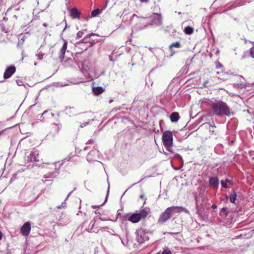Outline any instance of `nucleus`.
<instances>
[{
  "mask_svg": "<svg viewBox=\"0 0 254 254\" xmlns=\"http://www.w3.org/2000/svg\"><path fill=\"white\" fill-rule=\"evenodd\" d=\"M214 115L219 116L229 117L231 115L230 109L227 104L221 101H216L212 105Z\"/></svg>",
  "mask_w": 254,
  "mask_h": 254,
  "instance_id": "obj_1",
  "label": "nucleus"
},
{
  "mask_svg": "<svg viewBox=\"0 0 254 254\" xmlns=\"http://www.w3.org/2000/svg\"><path fill=\"white\" fill-rule=\"evenodd\" d=\"M150 210L147 207L141 209L139 211H136L135 213L132 214L128 220L132 223H137L141 219H144L149 214Z\"/></svg>",
  "mask_w": 254,
  "mask_h": 254,
  "instance_id": "obj_2",
  "label": "nucleus"
},
{
  "mask_svg": "<svg viewBox=\"0 0 254 254\" xmlns=\"http://www.w3.org/2000/svg\"><path fill=\"white\" fill-rule=\"evenodd\" d=\"M196 207L198 210L204 209L209 204L207 196L204 194V190L200 191L195 196Z\"/></svg>",
  "mask_w": 254,
  "mask_h": 254,
  "instance_id": "obj_3",
  "label": "nucleus"
},
{
  "mask_svg": "<svg viewBox=\"0 0 254 254\" xmlns=\"http://www.w3.org/2000/svg\"><path fill=\"white\" fill-rule=\"evenodd\" d=\"M162 140L164 145L166 149L170 152H173V137L172 132L169 130L165 131L162 136Z\"/></svg>",
  "mask_w": 254,
  "mask_h": 254,
  "instance_id": "obj_4",
  "label": "nucleus"
},
{
  "mask_svg": "<svg viewBox=\"0 0 254 254\" xmlns=\"http://www.w3.org/2000/svg\"><path fill=\"white\" fill-rule=\"evenodd\" d=\"M175 212V207H170L167 208L163 212H162L159 216L158 219L157 223L159 224H162L168 220L174 212Z\"/></svg>",
  "mask_w": 254,
  "mask_h": 254,
  "instance_id": "obj_5",
  "label": "nucleus"
},
{
  "mask_svg": "<svg viewBox=\"0 0 254 254\" xmlns=\"http://www.w3.org/2000/svg\"><path fill=\"white\" fill-rule=\"evenodd\" d=\"M136 240L139 244H142L149 240L148 233L142 228L138 229L135 232Z\"/></svg>",
  "mask_w": 254,
  "mask_h": 254,
  "instance_id": "obj_6",
  "label": "nucleus"
},
{
  "mask_svg": "<svg viewBox=\"0 0 254 254\" xmlns=\"http://www.w3.org/2000/svg\"><path fill=\"white\" fill-rule=\"evenodd\" d=\"M79 68L86 77H92L93 71L89 67L88 64H80Z\"/></svg>",
  "mask_w": 254,
  "mask_h": 254,
  "instance_id": "obj_7",
  "label": "nucleus"
},
{
  "mask_svg": "<svg viewBox=\"0 0 254 254\" xmlns=\"http://www.w3.org/2000/svg\"><path fill=\"white\" fill-rule=\"evenodd\" d=\"M50 168L53 170V171L45 175V178H54L58 174L59 169L57 168L56 163L51 164L50 165Z\"/></svg>",
  "mask_w": 254,
  "mask_h": 254,
  "instance_id": "obj_8",
  "label": "nucleus"
},
{
  "mask_svg": "<svg viewBox=\"0 0 254 254\" xmlns=\"http://www.w3.org/2000/svg\"><path fill=\"white\" fill-rule=\"evenodd\" d=\"M27 162H38L39 161V154L37 150L31 151L30 154L27 155L26 158Z\"/></svg>",
  "mask_w": 254,
  "mask_h": 254,
  "instance_id": "obj_9",
  "label": "nucleus"
},
{
  "mask_svg": "<svg viewBox=\"0 0 254 254\" xmlns=\"http://www.w3.org/2000/svg\"><path fill=\"white\" fill-rule=\"evenodd\" d=\"M31 229V224L27 222L23 224L20 229V232L22 235L27 236L29 235Z\"/></svg>",
  "mask_w": 254,
  "mask_h": 254,
  "instance_id": "obj_10",
  "label": "nucleus"
},
{
  "mask_svg": "<svg viewBox=\"0 0 254 254\" xmlns=\"http://www.w3.org/2000/svg\"><path fill=\"white\" fill-rule=\"evenodd\" d=\"M16 68L13 65H10L8 66L3 74V78L4 79H7L10 77L15 72Z\"/></svg>",
  "mask_w": 254,
  "mask_h": 254,
  "instance_id": "obj_11",
  "label": "nucleus"
},
{
  "mask_svg": "<svg viewBox=\"0 0 254 254\" xmlns=\"http://www.w3.org/2000/svg\"><path fill=\"white\" fill-rule=\"evenodd\" d=\"M63 41L64 42L62 48L61 49L60 52L59 53V58L61 59V61H64V56L65 53V51L67 49V42L65 40L63 39Z\"/></svg>",
  "mask_w": 254,
  "mask_h": 254,
  "instance_id": "obj_12",
  "label": "nucleus"
},
{
  "mask_svg": "<svg viewBox=\"0 0 254 254\" xmlns=\"http://www.w3.org/2000/svg\"><path fill=\"white\" fill-rule=\"evenodd\" d=\"M63 41L64 42L62 48L61 49L60 52L59 53V58L61 59V61H64V56L65 53V51L67 49V42L65 40L63 39Z\"/></svg>",
  "mask_w": 254,
  "mask_h": 254,
  "instance_id": "obj_13",
  "label": "nucleus"
},
{
  "mask_svg": "<svg viewBox=\"0 0 254 254\" xmlns=\"http://www.w3.org/2000/svg\"><path fill=\"white\" fill-rule=\"evenodd\" d=\"M146 18L144 17H139L135 14H133L130 19V24H132L133 21L141 24Z\"/></svg>",
  "mask_w": 254,
  "mask_h": 254,
  "instance_id": "obj_14",
  "label": "nucleus"
},
{
  "mask_svg": "<svg viewBox=\"0 0 254 254\" xmlns=\"http://www.w3.org/2000/svg\"><path fill=\"white\" fill-rule=\"evenodd\" d=\"M152 23L156 25H160L162 23V17L161 14L159 13H153Z\"/></svg>",
  "mask_w": 254,
  "mask_h": 254,
  "instance_id": "obj_15",
  "label": "nucleus"
},
{
  "mask_svg": "<svg viewBox=\"0 0 254 254\" xmlns=\"http://www.w3.org/2000/svg\"><path fill=\"white\" fill-rule=\"evenodd\" d=\"M209 183L213 188H217L219 185V179L216 177H212L209 179Z\"/></svg>",
  "mask_w": 254,
  "mask_h": 254,
  "instance_id": "obj_16",
  "label": "nucleus"
},
{
  "mask_svg": "<svg viewBox=\"0 0 254 254\" xmlns=\"http://www.w3.org/2000/svg\"><path fill=\"white\" fill-rule=\"evenodd\" d=\"M80 12L76 8H72L70 11V15L72 18H79L80 17Z\"/></svg>",
  "mask_w": 254,
  "mask_h": 254,
  "instance_id": "obj_17",
  "label": "nucleus"
},
{
  "mask_svg": "<svg viewBox=\"0 0 254 254\" xmlns=\"http://www.w3.org/2000/svg\"><path fill=\"white\" fill-rule=\"evenodd\" d=\"M236 197H237V193H236V191L234 190H232V191L230 194V197H229L230 202L231 203H234L236 199Z\"/></svg>",
  "mask_w": 254,
  "mask_h": 254,
  "instance_id": "obj_18",
  "label": "nucleus"
},
{
  "mask_svg": "<svg viewBox=\"0 0 254 254\" xmlns=\"http://www.w3.org/2000/svg\"><path fill=\"white\" fill-rule=\"evenodd\" d=\"M104 91V89L101 87H97L93 88V92L95 95H99Z\"/></svg>",
  "mask_w": 254,
  "mask_h": 254,
  "instance_id": "obj_19",
  "label": "nucleus"
},
{
  "mask_svg": "<svg viewBox=\"0 0 254 254\" xmlns=\"http://www.w3.org/2000/svg\"><path fill=\"white\" fill-rule=\"evenodd\" d=\"M238 78V81H239V83H235V87H239L240 86H242L244 85V82L242 81V79H244V78L242 75H237Z\"/></svg>",
  "mask_w": 254,
  "mask_h": 254,
  "instance_id": "obj_20",
  "label": "nucleus"
},
{
  "mask_svg": "<svg viewBox=\"0 0 254 254\" xmlns=\"http://www.w3.org/2000/svg\"><path fill=\"white\" fill-rule=\"evenodd\" d=\"M184 32L186 34L190 35L193 32V28L190 26L185 27Z\"/></svg>",
  "mask_w": 254,
  "mask_h": 254,
  "instance_id": "obj_21",
  "label": "nucleus"
},
{
  "mask_svg": "<svg viewBox=\"0 0 254 254\" xmlns=\"http://www.w3.org/2000/svg\"><path fill=\"white\" fill-rule=\"evenodd\" d=\"M75 109L73 107H66L65 109V112L66 114H70V113H72L73 114L75 113Z\"/></svg>",
  "mask_w": 254,
  "mask_h": 254,
  "instance_id": "obj_22",
  "label": "nucleus"
},
{
  "mask_svg": "<svg viewBox=\"0 0 254 254\" xmlns=\"http://www.w3.org/2000/svg\"><path fill=\"white\" fill-rule=\"evenodd\" d=\"M219 214L222 216H226L228 214L227 208L226 207L222 208L220 210Z\"/></svg>",
  "mask_w": 254,
  "mask_h": 254,
  "instance_id": "obj_23",
  "label": "nucleus"
},
{
  "mask_svg": "<svg viewBox=\"0 0 254 254\" xmlns=\"http://www.w3.org/2000/svg\"><path fill=\"white\" fill-rule=\"evenodd\" d=\"M102 10L99 9H96L93 11H92L91 12V15L93 17H95V16H97V15H98L101 12Z\"/></svg>",
  "mask_w": 254,
  "mask_h": 254,
  "instance_id": "obj_24",
  "label": "nucleus"
},
{
  "mask_svg": "<svg viewBox=\"0 0 254 254\" xmlns=\"http://www.w3.org/2000/svg\"><path fill=\"white\" fill-rule=\"evenodd\" d=\"M44 54H43L40 51H38L37 53L36 54V56L39 60H42L43 58Z\"/></svg>",
  "mask_w": 254,
  "mask_h": 254,
  "instance_id": "obj_25",
  "label": "nucleus"
},
{
  "mask_svg": "<svg viewBox=\"0 0 254 254\" xmlns=\"http://www.w3.org/2000/svg\"><path fill=\"white\" fill-rule=\"evenodd\" d=\"M176 212H181V211H184L186 213H189V211L186 209H185L183 207H176Z\"/></svg>",
  "mask_w": 254,
  "mask_h": 254,
  "instance_id": "obj_26",
  "label": "nucleus"
},
{
  "mask_svg": "<svg viewBox=\"0 0 254 254\" xmlns=\"http://www.w3.org/2000/svg\"><path fill=\"white\" fill-rule=\"evenodd\" d=\"M95 221H96V220H94L93 224H92L91 229H90V230L88 231V232H89L97 233L98 231H97L96 230H95L94 229V226H95Z\"/></svg>",
  "mask_w": 254,
  "mask_h": 254,
  "instance_id": "obj_27",
  "label": "nucleus"
},
{
  "mask_svg": "<svg viewBox=\"0 0 254 254\" xmlns=\"http://www.w3.org/2000/svg\"><path fill=\"white\" fill-rule=\"evenodd\" d=\"M86 31V30H81V31H79L77 33V35H76L77 38L79 39V38H80L81 37H82V35L84 33V31Z\"/></svg>",
  "mask_w": 254,
  "mask_h": 254,
  "instance_id": "obj_28",
  "label": "nucleus"
},
{
  "mask_svg": "<svg viewBox=\"0 0 254 254\" xmlns=\"http://www.w3.org/2000/svg\"><path fill=\"white\" fill-rule=\"evenodd\" d=\"M250 51L251 57L254 59V45L250 49Z\"/></svg>",
  "mask_w": 254,
  "mask_h": 254,
  "instance_id": "obj_29",
  "label": "nucleus"
},
{
  "mask_svg": "<svg viewBox=\"0 0 254 254\" xmlns=\"http://www.w3.org/2000/svg\"><path fill=\"white\" fill-rule=\"evenodd\" d=\"M160 8L158 5H156L154 6L153 8V11H155V13L160 12Z\"/></svg>",
  "mask_w": 254,
  "mask_h": 254,
  "instance_id": "obj_30",
  "label": "nucleus"
},
{
  "mask_svg": "<svg viewBox=\"0 0 254 254\" xmlns=\"http://www.w3.org/2000/svg\"><path fill=\"white\" fill-rule=\"evenodd\" d=\"M221 185H222L223 188H224L225 189H227L228 188L227 185L226 184V183L224 182V181L221 180Z\"/></svg>",
  "mask_w": 254,
  "mask_h": 254,
  "instance_id": "obj_31",
  "label": "nucleus"
},
{
  "mask_svg": "<svg viewBox=\"0 0 254 254\" xmlns=\"http://www.w3.org/2000/svg\"><path fill=\"white\" fill-rule=\"evenodd\" d=\"M171 121L172 122H175V112H173L170 116Z\"/></svg>",
  "mask_w": 254,
  "mask_h": 254,
  "instance_id": "obj_32",
  "label": "nucleus"
},
{
  "mask_svg": "<svg viewBox=\"0 0 254 254\" xmlns=\"http://www.w3.org/2000/svg\"><path fill=\"white\" fill-rule=\"evenodd\" d=\"M227 73L234 76L237 75L236 72H232L231 70H229V71H227Z\"/></svg>",
  "mask_w": 254,
  "mask_h": 254,
  "instance_id": "obj_33",
  "label": "nucleus"
},
{
  "mask_svg": "<svg viewBox=\"0 0 254 254\" xmlns=\"http://www.w3.org/2000/svg\"><path fill=\"white\" fill-rule=\"evenodd\" d=\"M136 28L137 30H141V29L144 28L145 27V26H144V25H138V26L137 25H136Z\"/></svg>",
  "mask_w": 254,
  "mask_h": 254,
  "instance_id": "obj_34",
  "label": "nucleus"
},
{
  "mask_svg": "<svg viewBox=\"0 0 254 254\" xmlns=\"http://www.w3.org/2000/svg\"><path fill=\"white\" fill-rule=\"evenodd\" d=\"M175 156H176V159H178L180 161L182 160V158L181 156L179 154L176 153Z\"/></svg>",
  "mask_w": 254,
  "mask_h": 254,
  "instance_id": "obj_35",
  "label": "nucleus"
},
{
  "mask_svg": "<svg viewBox=\"0 0 254 254\" xmlns=\"http://www.w3.org/2000/svg\"><path fill=\"white\" fill-rule=\"evenodd\" d=\"M161 254H171V251L168 250H165Z\"/></svg>",
  "mask_w": 254,
  "mask_h": 254,
  "instance_id": "obj_36",
  "label": "nucleus"
},
{
  "mask_svg": "<svg viewBox=\"0 0 254 254\" xmlns=\"http://www.w3.org/2000/svg\"><path fill=\"white\" fill-rule=\"evenodd\" d=\"M225 182L226 183H228V184H229L230 185H233V181L232 180L228 179L225 180Z\"/></svg>",
  "mask_w": 254,
  "mask_h": 254,
  "instance_id": "obj_37",
  "label": "nucleus"
},
{
  "mask_svg": "<svg viewBox=\"0 0 254 254\" xmlns=\"http://www.w3.org/2000/svg\"><path fill=\"white\" fill-rule=\"evenodd\" d=\"M175 47V42L174 43H172L170 45V47H169V50L171 51V53H172V47Z\"/></svg>",
  "mask_w": 254,
  "mask_h": 254,
  "instance_id": "obj_38",
  "label": "nucleus"
},
{
  "mask_svg": "<svg viewBox=\"0 0 254 254\" xmlns=\"http://www.w3.org/2000/svg\"><path fill=\"white\" fill-rule=\"evenodd\" d=\"M94 35V34H88L85 37H84L83 40H86L88 38H90L92 36Z\"/></svg>",
  "mask_w": 254,
  "mask_h": 254,
  "instance_id": "obj_39",
  "label": "nucleus"
},
{
  "mask_svg": "<svg viewBox=\"0 0 254 254\" xmlns=\"http://www.w3.org/2000/svg\"><path fill=\"white\" fill-rule=\"evenodd\" d=\"M180 116L178 113L176 112V122L178 121V120L179 119Z\"/></svg>",
  "mask_w": 254,
  "mask_h": 254,
  "instance_id": "obj_40",
  "label": "nucleus"
},
{
  "mask_svg": "<svg viewBox=\"0 0 254 254\" xmlns=\"http://www.w3.org/2000/svg\"><path fill=\"white\" fill-rule=\"evenodd\" d=\"M16 83L18 86H21L22 85V81L20 80H16Z\"/></svg>",
  "mask_w": 254,
  "mask_h": 254,
  "instance_id": "obj_41",
  "label": "nucleus"
},
{
  "mask_svg": "<svg viewBox=\"0 0 254 254\" xmlns=\"http://www.w3.org/2000/svg\"><path fill=\"white\" fill-rule=\"evenodd\" d=\"M180 47V43L179 42H176V48Z\"/></svg>",
  "mask_w": 254,
  "mask_h": 254,
  "instance_id": "obj_42",
  "label": "nucleus"
},
{
  "mask_svg": "<svg viewBox=\"0 0 254 254\" xmlns=\"http://www.w3.org/2000/svg\"><path fill=\"white\" fill-rule=\"evenodd\" d=\"M108 57L111 62H114V60L113 59V57L112 56H109Z\"/></svg>",
  "mask_w": 254,
  "mask_h": 254,
  "instance_id": "obj_43",
  "label": "nucleus"
},
{
  "mask_svg": "<svg viewBox=\"0 0 254 254\" xmlns=\"http://www.w3.org/2000/svg\"><path fill=\"white\" fill-rule=\"evenodd\" d=\"M173 86H173V83H172V82H171V83L169 84V86H168V88H170V89L173 88Z\"/></svg>",
  "mask_w": 254,
  "mask_h": 254,
  "instance_id": "obj_44",
  "label": "nucleus"
},
{
  "mask_svg": "<svg viewBox=\"0 0 254 254\" xmlns=\"http://www.w3.org/2000/svg\"><path fill=\"white\" fill-rule=\"evenodd\" d=\"M222 67V64H217L216 67L217 68H220Z\"/></svg>",
  "mask_w": 254,
  "mask_h": 254,
  "instance_id": "obj_45",
  "label": "nucleus"
},
{
  "mask_svg": "<svg viewBox=\"0 0 254 254\" xmlns=\"http://www.w3.org/2000/svg\"><path fill=\"white\" fill-rule=\"evenodd\" d=\"M211 207L213 209H215L217 207V205L215 204L212 205Z\"/></svg>",
  "mask_w": 254,
  "mask_h": 254,
  "instance_id": "obj_46",
  "label": "nucleus"
},
{
  "mask_svg": "<svg viewBox=\"0 0 254 254\" xmlns=\"http://www.w3.org/2000/svg\"><path fill=\"white\" fill-rule=\"evenodd\" d=\"M72 59L71 58H68L67 60H66L65 61H64V62H69V61H72Z\"/></svg>",
  "mask_w": 254,
  "mask_h": 254,
  "instance_id": "obj_47",
  "label": "nucleus"
},
{
  "mask_svg": "<svg viewBox=\"0 0 254 254\" xmlns=\"http://www.w3.org/2000/svg\"><path fill=\"white\" fill-rule=\"evenodd\" d=\"M109 188H110V187L109 186V187H108V191H107V196H106V198L105 201H106V200H107V199L108 195V194H109Z\"/></svg>",
  "mask_w": 254,
  "mask_h": 254,
  "instance_id": "obj_48",
  "label": "nucleus"
},
{
  "mask_svg": "<svg viewBox=\"0 0 254 254\" xmlns=\"http://www.w3.org/2000/svg\"><path fill=\"white\" fill-rule=\"evenodd\" d=\"M140 1L142 2H146L148 1V0H140Z\"/></svg>",
  "mask_w": 254,
  "mask_h": 254,
  "instance_id": "obj_49",
  "label": "nucleus"
},
{
  "mask_svg": "<svg viewBox=\"0 0 254 254\" xmlns=\"http://www.w3.org/2000/svg\"><path fill=\"white\" fill-rule=\"evenodd\" d=\"M88 44H89L88 47H90L92 46V43L89 42V43H88Z\"/></svg>",
  "mask_w": 254,
  "mask_h": 254,
  "instance_id": "obj_50",
  "label": "nucleus"
},
{
  "mask_svg": "<svg viewBox=\"0 0 254 254\" xmlns=\"http://www.w3.org/2000/svg\"><path fill=\"white\" fill-rule=\"evenodd\" d=\"M87 124V123L85 124H82L80 125V127H85L86 126V125Z\"/></svg>",
  "mask_w": 254,
  "mask_h": 254,
  "instance_id": "obj_51",
  "label": "nucleus"
},
{
  "mask_svg": "<svg viewBox=\"0 0 254 254\" xmlns=\"http://www.w3.org/2000/svg\"><path fill=\"white\" fill-rule=\"evenodd\" d=\"M97 207H98V206H97V205H92V207L93 208H96Z\"/></svg>",
  "mask_w": 254,
  "mask_h": 254,
  "instance_id": "obj_52",
  "label": "nucleus"
},
{
  "mask_svg": "<svg viewBox=\"0 0 254 254\" xmlns=\"http://www.w3.org/2000/svg\"><path fill=\"white\" fill-rule=\"evenodd\" d=\"M63 204H64V203H63L62 206H59L58 207V208H61L62 206L64 207V206H63Z\"/></svg>",
  "mask_w": 254,
  "mask_h": 254,
  "instance_id": "obj_53",
  "label": "nucleus"
},
{
  "mask_svg": "<svg viewBox=\"0 0 254 254\" xmlns=\"http://www.w3.org/2000/svg\"><path fill=\"white\" fill-rule=\"evenodd\" d=\"M71 192H72V191L68 193V194L67 195V197H66V199H67V198L69 197V196L70 195V194L71 193Z\"/></svg>",
  "mask_w": 254,
  "mask_h": 254,
  "instance_id": "obj_54",
  "label": "nucleus"
},
{
  "mask_svg": "<svg viewBox=\"0 0 254 254\" xmlns=\"http://www.w3.org/2000/svg\"><path fill=\"white\" fill-rule=\"evenodd\" d=\"M2 238V234L1 232H0V240Z\"/></svg>",
  "mask_w": 254,
  "mask_h": 254,
  "instance_id": "obj_55",
  "label": "nucleus"
},
{
  "mask_svg": "<svg viewBox=\"0 0 254 254\" xmlns=\"http://www.w3.org/2000/svg\"><path fill=\"white\" fill-rule=\"evenodd\" d=\"M43 25L45 27H47V24L46 23H43Z\"/></svg>",
  "mask_w": 254,
  "mask_h": 254,
  "instance_id": "obj_56",
  "label": "nucleus"
},
{
  "mask_svg": "<svg viewBox=\"0 0 254 254\" xmlns=\"http://www.w3.org/2000/svg\"><path fill=\"white\" fill-rule=\"evenodd\" d=\"M57 70H58V69H56L55 70V71H54V72L53 74L55 73H56V72H57Z\"/></svg>",
  "mask_w": 254,
  "mask_h": 254,
  "instance_id": "obj_57",
  "label": "nucleus"
},
{
  "mask_svg": "<svg viewBox=\"0 0 254 254\" xmlns=\"http://www.w3.org/2000/svg\"><path fill=\"white\" fill-rule=\"evenodd\" d=\"M179 168H177V167H176V168H175V170H179Z\"/></svg>",
  "mask_w": 254,
  "mask_h": 254,
  "instance_id": "obj_58",
  "label": "nucleus"
},
{
  "mask_svg": "<svg viewBox=\"0 0 254 254\" xmlns=\"http://www.w3.org/2000/svg\"><path fill=\"white\" fill-rule=\"evenodd\" d=\"M37 3H39V0H36Z\"/></svg>",
  "mask_w": 254,
  "mask_h": 254,
  "instance_id": "obj_59",
  "label": "nucleus"
},
{
  "mask_svg": "<svg viewBox=\"0 0 254 254\" xmlns=\"http://www.w3.org/2000/svg\"><path fill=\"white\" fill-rule=\"evenodd\" d=\"M112 101H112V100H111L110 101V102H110V103H111Z\"/></svg>",
  "mask_w": 254,
  "mask_h": 254,
  "instance_id": "obj_60",
  "label": "nucleus"
},
{
  "mask_svg": "<svg viewBox=\"0 0 254 254\" xmlns=\"http://www.w3.org/2000/svg\"><path fill=\"white\" fill-rule=\"evenodd\" d=\"M161 254L160 253H157V254Z\"/></svg>",
  "mask_w": 254,
  "mask_h": 254,
  "instance_id": "obj_61",
  "label": "nucleus"
},
{
  "mask_svg": "<svg viewBox=\"0 0 254 254\" xmlns=\"http://www.w3.org/2000/svg\"><path fill=\"white\" fill-rule=\"evenodd\" d=\"M175 234H176V235H178V234H179V233H175Z\"/></svg>",
  "mask_w": 254,
  "mask_h": 254,
  "instance_id": "obj_62",
  "label": "nucleus"
},
{
  "mask_svg": "<svg viewBox=\"0 0 254 254\" xmlns=\"http://www.w3.org/2000/svg\"><path fill=\"white\" fill-rule=\"evenodd\" d=\"M81 43H83V42L78 43V44H80Z\"/></svg>",
  "mask_w": 254,
  "mask_h": 254,
  "instance_id": "obj_63",
  "label": "nucleus"
},
{
  "mask_svg": "<svg viewBox=\"0 0 254 254\" xmlns=\"http://www.w3.org/2000/svg\"><path fill=\"white\" fill-rule=\"evenodd\" d=\"M21 40H22V41H24V39H23V38H22V39H21Z\"/></svg>",
  "mask_w": 254,
  "mask_h": 254,
  "instance_id": "obj_64",
  "label": "nucleus"
}]
</instances>
